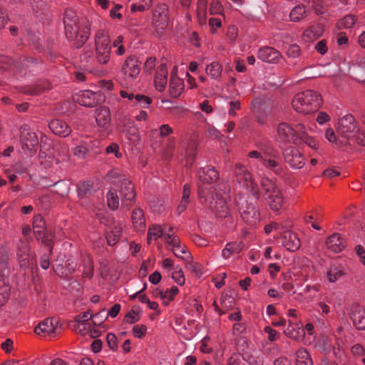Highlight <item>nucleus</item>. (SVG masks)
<instances>
[{
    "instance_id": "61",
    "label": "nucleus",
    "mask_w": 365,
    "mask_h": 365,
    "mask_svg": "<svg viewBox=\"0 0 365 365\" xmlns=\"http://www.w3.org/2000/svg\"><path fill=\"white\" fill-rule=\"evenodd\" d=\"M106 341L110 349L115 350L117 349V337L113 333H108L106 336Z\"/></svg>"
},
{
    "instance_id": "40",
    "label": "nucleus",
    "mask_w": 365,
    "mask_h": 365,
    "mask_svg": "<svg viewBox=\"0 0 365 365\" xmlns=\"http://www.w3.org/2000/svg\"><path fill=\"white\" fill-rule=\"evenodd\" d=\"M179 292V289L177 287H173L170 289H167L165 292L158 291L155 294L156 297H160L165 304L174 299V297Z\"/></svg>"
},
{
    "instance_id": "11",
    "label": "nucleus",
    "mask_w": 365,
    "mask_h": 365,
    "mask_svg": "<svg viewBox=\"0 0 365 365\" xmlns=\"http://www.w3.org/2000/svg\"><path fill=\"white\" fill-rule=\"evenodd\" d=\"M168 7L165 4H159L153 14V25L158 34L167 27L168 21Z\"/></svg>"
},
{
    "instance_id": "34",
    "label": "nucleus",
    "mask_w": 365,
    "mask_h": 365,
    "mask_svg": "<svg viewBox=\"0 0 365 365\" xmlns=\"http://www.w3.org/2000/svg\"><path fill=\"white\" fill-rule=\"evenodd\" d=\"M242 250L241 242H229L222 251V256L224 259H228L232 255L240 253Z\"/></svg>"
},
{
    "instance_id": "19",
    "label": "nucleus",
    "mask_w": 365,
    "mask_h": 365,
    "mask_svg": "<svg viewBox=\"0 0 365 365\" xmlns=\"http://www.w3.org/2000/svg\"><path fill=\"white\" fill-rule=\"evenodd\" d=\"M123 223L113 220L106 231V240L109 246H113L118 243L121 237Z\"/></svg>"
},
{
    "instance_id": "3",
    "label": "nucleus",
    "mask_w": 365,
    "mask_h": 365,
    "mask_svg": "<svg viewBox=\"0 0 365 365\" xmlns=\"http://www.w3.org/2000/svg\"><path fill=\"white\" fill-rule=\"evenodd\" d=\"M63 24L67 39L77 48L82 47L90 36V28L84 20H79L76 12L68 9L64 12Z\"/></svg>"
},
{
    "instance_id": "36",
    "label": "nucleus",
    "mask_w": 365,
    "mask_h": 365,
    "mask_svg": "<svg viewBox=\"0 0 365 365\" xmlns=\"http://www.w3.org/2000/svg\"><path fill=\"white\" fill-rule=\"evenodd\" d=\"M91 318L93 317L89 311L80 314L76 317L75 321L78 324L76 329H78L79 332L82 334H84V331L89 328L87 321Z\"/></svg>"
},
{
    "instance_id": "27",
    "label": "nucleus",
    "mask_w": 365,
    "mask_h": 365,
    "mask_svg": "<svg viewBox=\"0 0 365 365\" xmlns=\"http://www.w3.org/2000/svg\"><path fill=\"white\" fill-rule=\"evenodd\" d=\"M327 247L331 252H340L345 247L343 240L337 233H334L329 237L326 241Z\"/></svg>"
},
{
    "instance_id": "14",
    "label": "nucleus",
    "mask_w": 365,
    "mask_h": 365,
    "mask_svg": "<svg viewBox=\"0 0 365 365\" xmlns=\"http://www.w3.org/2000/svg\"><path fill=\"white\" fill-rule=\"evenodd\" d=\"M20 138L22 148L29 152L36 150L38 145V139L36 134L32 132L30 127L25 124L20 128Z\"/></svg>"
},
{
    "instance_id": "16",
    "label": "nucleus",
    "mask_w": 365,
    "mask_h": 365,
    "mask_svg": "<svg viewBox=\"0 0 365 365\" xmlns=\"http://www.w3.org/2000/svg\"><path fill=\"white\" fill-rule=\"evenodd\" d=\"M34 61V59L31 57L14 60L9 57L4 56L0 58V69L11 70L15 73L21 71L24 66L27 67L29 63H33Z\"/></svg>"
},
{
    "instance_id": "63",
    "label": "nucleus",
    "mask_w": 365,
    "mask_h": 365,
    "mask_svg": "<svg viewBox=\"0 0 365 365\" xmlns=\"http://www.w3.org/2000/svg\"><path fill=\"white\" fill-rule=\"evenodd\" d=\"M264 331L268 334V339L271 341L277 340L279 336V333L270 327H265Z\"/></svg>"
},
{
    "instance_id": "42",
    "label": "nucleus",
    "mask_w": 365,
    "mask_h": 365,
    "mask_svg": "<svg viewBox=\"0 0 365 365\" xmlns=\"http://www.w3.org/2000/svg\"><path fill=\"white\" fill-rule=\"evenodd\" d=\"M33 229L35 236L43 235L46 230L45 228V222L40 215H36L34 217Z\"/></svg>"
},
{
    "instance_id": "28",
    "label": "nucleus",
    "mask_w": 365,
    "mask_h": 365,
    "mask_svg": "<svg viewBox=\"0 0 365 365\" xmlns=\"http://www.w3.org/2000/svg\"><path fill=\"white\" fill-rule=\"evenodd\" d=\"M167 76L168 71L164 64L159 66L155 78V86L158 91H163L167 83Z\"/></svg>"
},
{
    "instance_id": "1",
    "label": "nucleus",
    "mask_w": 365,
    "mask_h": 365,
    "mask_svg": "<svg viewBox=\"0 0 365 365\" xmlns=\"http://www.w3.org/2000/svg\"><path fill=\"white\" fill-rule=\"evenodd\" d=\"M198 195L200 199H205V205L218 217H225L229 214L227 200L229 197L225 184H219L212 189L209 185L216 182L219 173L214 167L200 168L197 172Z\"/></svg>"
},
{
    "instance_id": "41",
    "label": "nucleus",
    "mask_w": 365,
    "mask_h": 365,
    "mask_svg": "<svg viewBox=\"0 0 365 365\" xmlns=\"http://www.w3.org/2000/svg\"><path fill=\"white\" fill-rule=\"evenodd\" d=\"M197 154V143L195 140H191L185 150L187 165H192Z\"/></svg>"
},
{
    "instance_id": "31",
    "label": "nucleus",
    "mask_w": 365,
    "mask_h": 365,
    "mask_svg": "<svg viewBox=\"0 0 365 365\" xmlns=\"http://www.w3.org/2000/svg\"><path fill=\"white\" fill-rule=\"evenodd\" d=\"M110 110L108 108L101 107L96 110V120L98 126L106 127L110 123Z\"/></svg>"
},
{
    "instance_id": "54",
    "label": "nucleus",
    "mask_w": 365,
    "mask_h": 365,
    "mask_svg": "<svg viewBox=\"0 0 365 365\" xmlns=\"http://www.w3.org/2000/svg\"><path fill=\"white\" fill-rule=\"evenodd\" d=\"M9 255L7 251L4 248H0V272H5L7 268Z\"/></svg>"
},
{
    "instance_id": "64",
    "label": "nucleus",
    "mask_w": 365,
    "mask_h": 365,
    "mask_svg": "<svg viewBox=\"0 0 365 365\" xmlns=\"http://www.w3.org/2000/svg\"><path fill=\"white\" fill-rule=\"evenodd\" d=\"M352 137L355 138V140L358 144L365 146V133L364 132H361L359 129H358V132H356Z\"/></svg>"
},
{
    "instance_id": "38",
    "label": "nucleus",
    "mask_w": 365,
    "mask_h": 365,
    "mask_svg": "<svg viewBox=\"0 0 365 365\" xmlns=\"http://www.w3.org/2000/svg\"><path fill=\"white\" fill-rule=\"evenodd\" d=\"M297 365H312L310 355L305 349H299L296 353Z\"/></svg>"
},
{
    "instance_id": "13",
    "label": "nucleus",
    "mask_w": 365,
    "mask_h": 365,
    "mask_svg": "<svg viewBox=\"0 0 365 365\" xmlns=\"http://www.w3.org/2000/svg\"><path fill=\"white\" fill-rule=\"evenodd\" d=\"M304 125L299 124L294 130L286 123H280L277 127V133L279 139L284 143H296L299 139V130L301 132Z\"/></svg>"
},
{
    "instance_id": "49",
    "label": "nucleus",
    "mask_w": 365,
    "mask_h": 365,
    "mask_svg": "<svg viewBox=\"0 0 365 365\" xmlns=\"http://www.w3.org/2000/svg\"><path fill=\"white\" fill-rule=\"evenodd\" d=\"M107 202L108 207L115 210L119 206V197L115 190H110L107 194Z\"/></svg>"
},
{
    "instance_id": "53",
    "label": "nucleus",
    "mask_w": 365,
    "mask_h": 365,
    "mask_svg": "<svg viewBox=\"0 0 365 365\" xmlns=\"http://www.w3.org/2000/svg\"><path fill=\"white\" fill-rule=\"evenodd\" d=\"M284 49L286 50V54L289 58H297L301 53V49L296 43L288 45V46H284Z\"/></svg>"
},
{
    "instance_id": "60",
    "label": "nucleus",
    "mask_w": 365,
    "mask_h": 365,
    "mask_svg": "<svg viewBox=\"0 0 365 365\" xmlns=\"http://www.w3.org/2000/svg\"><path fill=\"white\" fill-rule=\"evenodd\" d=\"M93 189V185L89 182H84L78 187V192L81 196L86 195Z\"/></svg>"
},
{
    "instance_id": "21",
    "label": "nucleus",
    "mask_w": 365,
    "mask_h": 365,
    "mask_svg": "<svg viewBox=\"0 0 365 365\" xmlns=\"http://www.w3.org/2000/svg\"><path fill=\"white\" fill-rule=\"evenodd\" d=\"M77 101L83 106L95 107L101 102V99L99 93L84 91L78 96Z\"/></svg>"
},
{
    "instance_id": "24",
    "label": "nucleus",
    "mask_w": 365,
    "mask_h": 365,
    "mask_svg": "<svg viewBox=\"0 0 365 365\" xmlns=\"http://www.w3.org/2000/svg\"><path fill=\"white\" fill-rule=\"evenodd\" d=\"M280 56V52L272 47L261 48L257 53V57L259 59L270 63H276Z\"/></svg>"
},
{
    "instance_id": "22",
    "label": "nucleus",
    "mask_w": 365,
    "mask_h": 365,
    "mask_svg": "<svg viewBox=\"0 0 365 365\" xmlns=\"http://www.w3.org/2000/svg\"><path fill=\"white\" fill-rule=\"evenodd\" d=\"M251 108L256 113L269 112L274 106L273 101L268 97L255 98L250 103Z\"/></svg>"
},
{
    "instance_id": "23",
    "label": "nucleus",
    "mask_w": 365,
    "mask_h": 365,
    "mask_svg": "<svg viewBox=\"0 0 365 365\" xmlns=\"http://www.w3.org/2000/svg\"><path fill=\"white\" fill-rule=\"evenodd\" d=\"M350 319L357 329L365 330V310L358 306L353 307L349 312Z\"/></svg>"
},
{
    "instance_id": "47",
    "label": "nucleus",
    "mask_w": 365,
    "mask_h": 365,
    "mask_svg": "<svg viewBox=\"0 0 365 365\" xmlns=\"http://www.w3.org/2000/svg\"><path fill=\"white\" fill-rule=\"evenodd\" d=\"M299 138L301 139L306 145L314 150H317L319 148L318 143L312 138L309 137L305 131V128L302 130L301 133L299 130Z\"/></svg>"
},
{
    "instance_id": "17",
    "label": "nucleus",
    "mask_w": 365,
    "mask_h": 365,
    "mask_svg": "<svg viewBox=\"0 0 365 365\" xmlns=\"http://www.w3.org/2000/svg\"><path fill=\"white\" fill-rule=\"evenodd\" d=\"M17 257L21 268L26 269L36 264L35 255L31 252L29 245L26 242L21 243Z\"/></svg>"
},
{
    "instance_id": "52",
    "label": "nucleus",
    "mask_w": 365,
    "mask_h": 365,
    "mask_svg": "<svg viewBox=\"0 0 365 365\" xmlns=\"http://www.w3.org/2000/svg\"><path fill=\"white\" fill-rule=\"evenodd\" d=\"M36 237L48 247V252L51 254L53 250L52 235L46 230L43 232V235H38Z\"/></svg>"
},
{
    "instance_id": "26",
    "label": "nucleus",
    "mask_w": 365,
    "mask_h": 365,
    "mask_svg": "<svg viewBox=\"0 0 365 365\" xmlns=\"http://www.w3.org/2000/svg\"><path fill=\"white\" fill-rule=\"evenodd\" d=\"M282 244L287 250L291 252L297 251L301 245L297 235L291 232H284L282 237Z\"/></svg>"
},
{
    "instance_id": "48",
    "label": "nucleus",
    "mask_w": 365,
    "mask_h": 365,
    "mask_svg": "<svg viewBox=\"0 0 365 365\" xmlns=\"http://www.w3.org/2000/svg\"><path fill=\"white\" fill-rule=\"evenodd\" d=\"M163 229L158 225H153L149 228L148 233V243L150 244L153 239L156 240L160 237H163Z\"/></svg>"
},
{
    "instance_id": "46",
    "label": "nucleus",
    "mask_w": 365,
    "mask_h": 365,
    "mask_svg": "<svg viewBox=\"0 0 365 365\" xmlns=\"http://www.w3.org/2000/svg\"><path fill=\"white\" fill-rule=\"evenodd\" d=\"M76 267V264L74 262H70L68 260L67 267L66 269H64L63 267H61L60 265L56 266V267L53 269L58 275L66 277L72 274L75 271Z\"/></svg>"
},
{
    "instance_id": "32",
    "label": "nucleus",
    "mask_w": 365,
    "mask_h": 365,
    "mask_svg": "<svg viewBox=\"0 0 365 365\" xmlns=\"http://www.w3.org/2000/svg\"><path fill=\"white\" fill-rule=\"evenodd\" d=\"M184 88L183 81L173 75L171 76L170 81V94L172 97L177 98L180 96Z\"/></svg>"
},
{
    "instance_id": "43",
    "label": "nucleus",
    "mask_w": 365,
    "mask_h": 365,
    "mask_svg": "<svg viewBox=\"0 0 365 365\" xmlns=\"http://www.w3.org/2000/svg\"><path fill=\"white\" fill-rule=\"evenodd\" d=\"M307 12L306 7L302 4H299L294 7L289 14V17L292 21H298L303 19Z\"/></svg>"
},
{
    "instance_id": "33",
    "label": "nucleus",
    "mask_w": 365,
    "mask_h": 365,
    "mask_svg": "<svg viewBox=\"0 0 365 365\" xmlns=\"http://www.w3.org/2000/svg\"><path fill=\"white\" fill-rule=\"evenodd\" d=\"M51 86L48 82L39 81L36 84L26 87L24 92L31 96H36L41 92L50 89Z\"/></svg>"
},
{
    "instance_id": "4",
    "label": "nucleus",
    "mask_w": 365,
    "mask_h": 365,
    "mask_svg": "<svg viewBox=\"0 0 365 365\" xmlns=\"http://www.w3.org/2000/svg\"><path fill=\"white\" fill-rule=\"evenodd\" d=\"M322 104V98L317 92L307 90L297 93L292 100V106L298 113H309L317 110Z\"/></svg>"
},
{
    "instance_id": "18",
    "label": "nucleus",
    "mask_w": 365,
    "mask_h": 365,
    "mask_svg": "<svg viewBox=\"0 0 365 365\" xmlns=\"http://www.w3.org/2000/svg\"><path fill=\"white\" fill-rule=\"evenodd\" d=\"M239 212L242 220L248 224L254 225L259 220L257 210L247 201L239 204Z\"/></svg>"
},
{
    "instance_id": "9",
    "label": "nucleus",
    "mask_w": 365,
    "mask_h": 365,
    "mask_svg": "<svg viewBox=\"0 0 365 365\" xmlns=\"http://www.w3.org/2000/svg\"><path fill=\"white\" fill-rule=\"evenodd\" d=\"M140 72V63L135 55L128 56L122 65L121 73L125 81L128 82L135 80Z\"/></svg>"
},
{
    "instance_id": "8",
    "label": "nucleus",
    "mask_w": 365,
    "mask_h": 365,
    "mask_svg": "<svg viewBox=\"0 0 365 365\" xmlns=\"http://www.w3.org/2000/svg\"><path fill=\"white\" fill-rule=\"evenodd\" d=\"M235 173L237 182L242 185V186L245 187L256 199L259 200L260 198V192L247 169L241 164H236Z\"/></svg>"
},
{
    "instance_id": "10",
    "label": "nucleus",
    "mask_w": 365,
    "mask_h": 365,
    "mask_svg": "<svg viewBox=\"0 0 365 365\" xmlns=\"http://www.w3.org/2000/svg\"><path fill=\"white\" fill-rule=\"evenodd\" d=\"M358 126L354 117L348 114L342 117L338 124L337 133L341 136L349 138L358 132Z\"/></svg>"
},
{
    "instance_id": "56",
    "label": "nucleus",
    "mask_w": 365,
    "mask_h": 365,
    "mask_svg": "<svg viewBox=\"0 0 365 365\" xmlns=\"http://www.w3.org/2000/svg\"><path fill=\"white\" fill-rule=\"evenodd\" d=\"M200 4V5L199 6L198 8L197 16L200 24L201 25H203L206 22V11L205 9V3L204 1H202Z\"/></svg>"
},
{
    "instance_id": "25",
    "label": "nucleus",
    "mask_w": 365,
    "mask_h": 365,
    "mask_svg": "<svg viewBox=\"0 0 365 365\" xmlns=\"http://www.w3.org/2000/svg\"><path fill=\"white\" fill-rule=\"evenodd\" d=\"M48 127L54 134L61 137H66L71 132L69 125L66 122L59 119L51 120L48 124Z\"/></svg>"
},
{
    "instance_id": "6",
    "label": "nucleus",
    "mask_w": 365,
    "mask_h": 365,
    "mask_svg": "<svg viewBox=\"0 0 365 365\" xmlns=\"http://www.w3.org/2000/svg\"><path fill=\"white\" fill-rule=\"evenodd\" d=\"M260 185V197L262 196L272 210L279 211L282 207L283 197L276 182L265 178L262 179Z\"/></svg>"
},
{
    "instance_id": "57",
    "label": "nucleus",
    "mask_w": 365,
    "mask_h": 365,
    "mask_svg": "<svg viewBox=\"0 0 365 365\" xmlns=\"http://www.w3.org/2000/svg\"><path fill=\"white\" fill-rule=\"evenodd\" d=\"M135 101L142 107H146L152 102V99L146 96L137 94Z\"/></svg>"
},
{
    "instance_id": "59",
    "label": "nucleus",
    "mask_w": 365,
    "mask_h": 365,
    "mask_svg": "<svg viewBox=\"0 0 365 365\" xmlns=\"http://www.w3.org/2000/svg\"><path fill=\"white\" fill-rule=\"evenodd\" d=\"M146 330L147 327L145 325L137 324L135 325L133 328V332L134 336L140 339L145 335Z\"/></svg>"
},
{
    "instance_id": "58",
    "label": "nucleus",
    "mask_w": 365,
    "mask_h": 365,
    "mask_svg": "<svg viewBox=\"0 0 365 365\" xmlns=\"http://www.w3.org/2000/svg\"><path fill=\"white\" fill-rule=\"evenodd\" d=\"M172 278L178 285H182L185 283V277L182 269L176 270L173 272Z\"/></svg>"
},
{
    "instance_id": "29",
    "label": "nucleus",
    "mask_w": 365,
    "mask_h": 365,
    "mask_svg": "<svg viewBox=\"0 0 365 365\" xmlns=\"http://www.w3.org/2000/svg\"><path fill=\"white\" fill-rule=\"evenodd\" d=\"M242 359L250 365H263V356L257 350L245 351L242 355Z\"/></svg>"
},
{
    "instance_id": "39",
    "label": "nucleus",
    "mask_w": 365,
    "mask_h": 365,
    "mask_svg": "<svg viewBox=\"0 0 365 365\" xmlns=\"http://www.w3.org/2000/svg\"><path fill=\"white\" fill-rule=\"evenodd\" d=\"M190 195V185L187 184H185L183 186L182 199H181L180 202L177 208V212L179 215L181 214L182 212H183L186 210L187 205L189 203Z\"/></svg>"
},
{
    "instance_id": "2",
    "label": "nucleus",
    "mask_w": 365,
    "mask_h": 365,
    "mask_svg": "<svg viewBox=\"0 0 365 365\" xmlns=\"http://www.w3.org/2000/svg\"><path fill=\"white\" fill-rule=\"evenodd\" d=\"M258 150L248 153L249 158L259 160V165L278 176H283L284 168L280 160L279 151L270 141H261L257 145Z\"/></svg>"
},
{
    "instance_id": "35",
    "label": "nucleus",
    "mask_w": 365,
    "mask_h": 365,
    "mask_svg": "<svg viewBox=\"0 0 365 365\" xmlns=\"http://www.w3.org/2000/svg\"><path fill=\"white\" fill-rule=\"evenodd\" d=\"M5 275V272L0 273V306L9 297L10 287Z\"/></svg>"
},
{
    "instance_id": "44",
    "label": "nucleus",
    "mask_w": 365,
    "mask_h": 365,
    "mask_svg": "<svg viewBox=\"0 0 365 365\" xmlns=\"http://www.w3.org/2000/svg\"><path fill=\"white\" fill-rule=\"evenodd\" d=\"M222 66L217 62H212L206 68V73L214 79H217L222 73Z\"/></svg>"
},
{
    "instance_id": "30",
    "label": "nucleus",
    "mask_w": 365,
    "mask_h": 365,
    "mask_svg": "<svg viewBox=\"0 0 365 365\" xmlns=\"http://www.w3.org/2000/svg\"><path fill=\"white\" fill-rule=\"evenodd\" d=\"M324 29L321 25L311 26L303 33V40L307 42L312 41L319 38L323 34Z\"/></svg>"
},
{
    "instance_id": "45",
    "label": "nucleus",
    "mask_w": 365,
    "mask_h": 365,
    "mask_svg": "<svg viewBox=\"0 0 365 365\" xmlns=\"http://www.w3.org/2000/svg\"><path fill=\"white\" fill-rule=\"evenodd\" d=\"M131 218L136 227L141 228L145 226L144 215L141 209H135L132 212Z\"/></svg>"
},
{
    "instance_id": "50",
    "label": "nucleus",
    "mask_w": 365,
    "mask_h": 365,
    "mask_svg": "<svg viewBox=\"0 0 365 365\" xmlns=\"http://www.w3.org/2000/svg\"><path fill=\"white\" fill-rule=\"evenodd\" d=\"M55 151L58 156L57 162L66 161L68 159V147L66 144L57 145Z\"/></svg>"
},
{
    "instance_id": "37",
    "label": "nucleus",
    "mask_w": 365,
    "mask_h": 365,
    "mask_svg": "<svg viewBox=\"0 0 365 365\" xmlns=\"http://www.w3.org/2000/svg\"><path fill=\"white\" fill-rule=\"evenodd\" d=\"M344 274L341 267L335 264L331 265L327 272V279L329 282H335Z\"/></svg>"
},
{
    "instance_id": "55",
    "label": "nucleus",
    "mask_w": 365,
    "mask_h": 365,
    "mask_svg": "<svg viewBox=\"0 0 365 365\" xmlns=\"http://www.w3.org/2000/svg\"><path fill=\"white\" fill-rule=\"evenodd\" d=\"M107 317H108V315L106 313V309H103L99 313H98L95 315L92 314V317H93L92 322L94 325H100L106 320Z\"/></svg>"
},
{
    "instance_id": "51",
    "label": "nucleus",
    "mask_w": 365,
    "mask_h": 365,
    "mask_svg": "<svg viewBox=\"0 0 365 365\" xmlns=\"http://www.w3.org/2000/svg\"><path fill=\"white\" fill-rule=\"evenodd\" d=\"M356 17L354 15H347L340 19L337 23L339 29H349L354 25Z\"/></svg>"
},
{
    "instance_id": "7",
    "label": "nucleus",
    "mask_w": 365,
    "mask_h": 365,
    "mask_svg": "<svg viewBox=\"0 0 365 365\" xmlns=\"http://www.w3.org/2000/svg\"><path fill=\"white\" fill-rule=\"evenodd\" d=\"M95 57L100 64H106L110 58V39L105 31H98L95 38Z\"/></svg>"
},
{
    "instance_id": "20",
    "label": "nucleus",
    "mask_w": 365,
    "mask_h": 365,
    "mask_svg": "<svg viewBox=\"0 0 365 365\" xmlns=\"http://www.w3.org/2000/svg\"><path fill=\"white\" fill-rule=\"evenodd\" d=\"M58 322L54 318H48L44 321L40 322L37 327H35L34 331L36 334L55 336L56 330L57 329Z\"/></svg>"
},
{
    "instance_id": "62",
    "label": "nucleus",
    "mask_w": 365,
    "mask_h": 365,
    "mask_svg": "<svg viewBox=\"0 0 365 365\" xmlns=\"http://www.w3.org/2000/svg\"><path fill=\"white\" fill-rule=\"evenodd\" d=\"M107 153H113L117 158L121 157V153L119 152V146L116 143H111L106 149Z\"/></svg>"
},
{
    "instance_id": "12",
    "label": "nucleus",
    "mask_w": 365,
    "mask_h": 365,
    "mask_svg": "<svg viewBox=\"0 0 365 365\" xmlns=\"http://www.w3.org/2000/svg\"><path fill=\"white\" fill-rule=\"evenodd\" d=\"M171 235L170 233L165 234V240L172 250L173 254L178 258L185 261H188L191 259V254L187 250L185 245H181L178 236L175 235L170 240Z\"/></svg>"
},
{
    "instance_id": "15",
    "label": "nucleus",
    "mask_w": 365,
    "mask_h": 365,
    "mask_svg": "<svg viewBox=\"0 0 365 365\" xmlns=\"http://www.w3.org/2000/svg\"><path fill=\"white\" fill-rule=\"evenodd\" d=\"M285 162L293 169H300L304 165V157L297 149L288 147L282 150Z\"/></svg>"
},
{
    "instance_id": "5",
    "label": "nucleus",
    "mask_w": 365,
    "mask_h": 365,
    "mask_svg": "<svg viewBox=\"0 0 365 365\" xmlns=\"http://www.w3.org/2000/svg\"><path fill=\"white\" fill-rule=\"evenodd\" d=\"M112 182L118 187L122 205L130 206L135 197V192L132 182L128 179L126 175L120 170H113L108 174Z\"/></svg>"
}]
</instances>
